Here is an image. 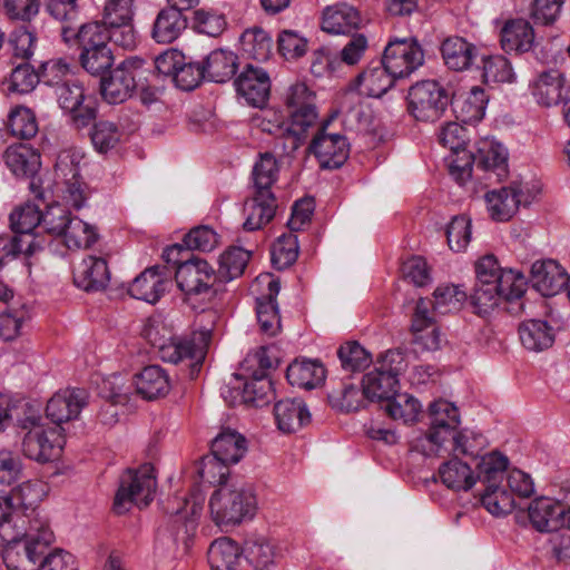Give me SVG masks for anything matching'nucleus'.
I'll list each match as a JSON object with an SVG mask.
<instances>
[{
  "mask_svg": "<svg viewBox=\"0 0 570 570\" xmlns=\"http://www.w3.org/2000/svg\"><path fill=\"white\" fill-rule=\"evenodd\" d=\"M428 413L429 432L413 442L412 451L425 459H448L444 463H466L479 459L480 463H509V459L498 450L482 454L464 432L458 431L460 412L453 403L436 400L429 405Z\"/></svg>",
  "mask_w": 570,
  "mask_h": 570,
  "instance_id": "f257e3e1",
  "label": "nucleus"
},
{
  "mask_svg": "<svg viewBox=\"0 0 570 570\" xmlns=\"http://www.w3.org/2000/svg\"><path fill=\"white\" fill-rule=\"evenodd\" d=\"M88 393L81 389H66L57 392L47 403V417L56 424L45 430L36 420L22 442V451L27 459L38 463H55L60 460L65 439L61 424L77 417L87 405Z\"/></svg>",
  "mask_w": 570,
  "mask_h": 570,
  "instance_id": "f03ea898",
  "label": "nucleus"
},
{
  "mask_svg": "<svg viewBox=\"0 0 570 570\" xmlns=\"http://www.w3.org/2000/svg\"><path fill=\"white\" fill-rule=\"evenodd\" d=\"M53 541L55 533L43 515H35L29 524L16 529L4 525L0 534L3 561L9 570H37Z\"/></svg>",
  "mask_w": 570,
  "mask_h": 570,
  "instance_id": "7ed1b4c3",
  "label": "nucleus"
},
{
  "mask_svg": "<svg viewBox=\"0 0 570 570\" xmlns=\"http://www.w3.org/2000/svg\"><path fill=\"white\" fill-rule=\"evenodd\" d=\"M209 510L215 524L238 525L255 517L257 498L252 487L218 488L210 495Z\"/></svg>",
  "mask_w": 570,
  "mask_h": 570,
  "instance_id": "20e7f679",
  "label": "nucleus"
},
{
  "mask_svg": "<svg viewBox=\"0 0 570 570\" xmlns=\"http://www.w3.org/2000/svg\"><path fill=\"white\" fill-rule=\"evenodd\" d=\"M151 73L146 61L139 57H129L122 60L109 76L100 79V94L102 99L111 105L122 104L129 99L142 85V80Z\"/></svg>",
  "mask_w": 570,
  "mask_h": 570,
  "instance_id": "39448f33",
  "label": "nucleus"
},
{
  "mask_svg": "<svg viewBox=\"0 0 570 570\" xmlns=\"http://www.w3.org/2000/svg\"><path fill=\"white\" fill-rule=\"evenodd\" d=\"M157 481L154 465L127 468L120 478L112 509L117 514L129 511L132 504L147 507L154 499Z\"/></svg>",
  "mask_w": 570,
  "mask_h": 570,
  "instance_id": "423d86ee",
  "label": "nucleus"
},
{
  "mask_svg": "<svg viewBox=\"0 0 570 570\" xmlns=\"http://www.w3.org/2000/svg\"><path fill=\"white\" fill-rule=\"evenodd\" d=\"M216 313L204 312L199 316L200 328L193 333L190 338L170 340L160 347V357L165 362L178 363L191 361V373L198 371L212 338Z\"/></svg>",
  "mask_w": 570,
  "mask_h": 570,
  "instance_id": "0eeeda50",
  "label": "nucleus"
},
{
  "mask_svg": "<svg viewBox=\"0 0 570 570\" xmlns=\"http://www.w3.org/2000/svg\"><path fill=\"white\" fill-rule=\"evenodd\" d=\"M403 353L390 350L376 362L373 371L363 377V390L368 400H390L399 384L397 376L404 370Z\"/></svg>",
  "mask_w": 570,
  "mask_h": 570,
  "instance_id": "6e6552de",
  "label": "nucleus"
},
{
  "mask_svg": "<svg viewBox=\"0 0 570 570\" xmlns=\"http://www.w3.org/2000/svg\"><path fill=\"white\" fill-rule=\"evenodd\" d=\"M451 102L448 90L435 80L416 82L407 94L409 111L420 121L440 119Z\"/></svg>",
  "mask_w": 570,
  "mask_h": 570,
  "instance_id": "1a4fd4ad",
  "label": "nucleus"
},
{
  "mask_svg": "<svg viewBox=\"0 0 570 570\" xmlns=\"http://www.w3.org/2000/svg\"><path fill=\"white\" fill-rule=\"evenodd\" d=\"M382 63L397 79L411 76L424 63V50L415 37H391Z\"/></svg>",
  "mask_w": 570,
  "mask_h": 570,
  "instance_id": "9d476101",
  "label": "nucleus"
},
{
  "mask_svg": "<svg viewBox=\"0 0 570 570\" xmlns=\"http://www.w3.org/2000/svg\"><path fill=\"white\" fill-rule=\"evenodd\" d=\"M48 470L43 471L41 476L47 480L37 479L29 480L20 484L12 494V498L19 502L23 512L20 515L26 518V524H29L30 519L35 515H43L47 518L42 510H38V505L48 495L49 482L56 484V478L59 475H69L71 472L70 465H47Z\"/></svg>",
  "mask_w": 570,
  "mask_h": 570,
  "instance_id": "9b49d317",
  "label": "nucleus"
},
{
  "mask_svg": "<svg viewBox=\"0 0 570 570\" xmlns=\"http://www.w3.org/2000/svg\"><path fill=\"white\" fill-rule=\"evenodd\" d=\"M534 198L535 193L528 186L517 183L485 194L489 215L497 222L511 219L520 206L530 205Z\"/></svg>",
  "mask_w": 570,
  "mask_h": 570,
  "instance_id": "f8f14e48",
  "label": "nucleus"
},
{
  "mask_svg": "<svg viewBox=\"0 0 570 570\" xmlns=\"http://www.w3.org/2000/svg\"><path fill=\"white\" fill-rule=\"evenodd\" d=\"M132 18L134 0H106L100 21L114 31L117 47L131 50L137 46Z\"/></svg>",
  "mask_w": 570,
  "mask_h": 570,
  "instance_id": "ddd939ff",
  "label": "nucleus"
},
{
  "mask_svg": "<svg viewBox=\"0 0 570 570\" xmlns=\"http://www.w3.org/2000/svg\"><path fill=\"white\" fill-rule=\"evenodd\" d=\"M175 281L186 295L208 293L214 287L217 275L207 261L198 257L178 263L174 261Z\"/></svg>",
  "mask_w": 570,
  "mask_h": 570,
  "instance_id": "4468645a",
  "label": "nucleus"
},
{
  "mask_svg": "<svg viewBox=\"0 0 570 570\" xmlns=\"http://www.w3.org/2000/svg\"><path fill=\"white\" fill-rule=\"evenodd\" d=\"M7 167L18 177L30 178L29 189L38 200H45L41 179L37 174L41 167L40 154L32 147L18 144L7 148L3 155Z\"/></svg>",
  "mask_w": 570,
  "mask_h": 570,
  "instance_id": "2eb2a0df",
  "label": "nucleus"
},
{
  "mask_svg": "<svg viewBox=\"0 0 570 570\" xmlns=\"http://www.w3.org/2000/svg\"><path fill=\"white\" fill-rule=\"evenodd\" d=\"M41 218L42 212L39 209V206L30 203L10 214L12 228L19 234L11 239L10 252L14 255L23 253L26 256H31L41 248L40 244L31 235L35 228L41 227Z\"/></svg>",
  "mask_w": 570,
  "mask_h": 570,
  "instance_id": "dca6fc26",
  "label": "nucleus"
},
{
  "mask_svg": "<svg viewBox=\"0 0 570 570\" xmlns=\"http://www.w3.org/2000/svg\"><path fill=\"white\" fill-rule=\"evenodd\" d=\"M328 122L323 124L314 136L309 150L323 169H337L347 160L350 145L345 136L327 131Z\"/></svg>",
  "mask_w": 570,
  "mask_h": 570,
  "instance_id": "f3484780",
  "label": "nucleus"
},
{
  "mask_svg": "<svg viewBox=\"0 0 570 570\" xmlns=\"http://www.w3.org/2000/svg\"><path fill=\"white\" fill-rule=\"evenodd\" d=\"M505 474L504 469L497 465H487L481 482L485 485L481 495V504L494 517L507 515L514 509L513 493L502 484Z\"/></svg>",
  "mask_w": 570,
  "mask_h": 570,
  "instance_id": "a211bd4d",
  "label": "nucleus"
},
{
  "mask_svg": "<svg viewBox=\"0 0 570 570\" xmlns=\"http://www.w3.org/2000/svg\"><path fill=\"white\" fill-rule=\"evenodd\" d=\"M60 33L66 43L76 41L81 51L108 47V42L116 45L114 31L102 21H92L78 24L75 20L61 21Z\"/></svg>",
  "mask_w": 570,
  "mask_h": 570,
  "instance_id": "6ab92c4d",
  "label": "nucleus"
},
{
  "mask_svg": "<svg viewBox=\"0 0 570 570\" xmlns=\"http://www.w3.org/2000/svg\"><path fill=\"white\" fill-rule=\"evenodd\" d=\"M475 283H493L509 287L510 297H522L527 281L522 273L513 269H502L493 255H485L475 263Z\"/></svg>",
  "mask_w": 570,
  "mask_h": 570,
  "instance_id": "aec40b11",
  "label": "nucleus"
},
{
  "mask_svg": "<svg viewBox=\"0 0 570 570\" xmlns=\"http://www.w3.org/2000/svg\"><path fill=\"white\" fill-rule=\"evenodd\" d=\"M257 282L267 286V293L256 298V316L259 330L268 336H275L282 330L281 314L276 301L281 284L278 279L269 274L259 275Z\"/></svg>",
  "mask_w": 570,
  "mask_h": 570,
  "instance_id": "412c9836",
  "label": "nucleus"
},
{
  "mask_svg": "<svg viewBox=\"0 0 570 570\" xmlns=\"http://www.w3.org/2000/svg\"><path fill=\"white\" fill-rule=\"evenodd\" d=\"M238 95L248 105L262 108L271 95V78L265 69L248 63L235 80Z\"/></svg>",
  "mask_w": 570,
  "mask_h": 570,
  "instance_id": "4be33fe9",
  "label": "nucleus"
},
{
  "mask_svg": "<svg viewBox=\"0 0 570 570\" xmlns=\"http://www.w3.org/2000/svg\"><path fill=\"white\" fill-rule=\"evenodd\" d=\"M277 200L273 191H252L243 207L245 220L243 227L247 232H254L266 226L277 210Z\"/></svg>",
  "mask_w": 570,
  "mask_h": 570,
  "instance_id": "5701e85b",
  "label": "nucleus"
},
{
  "mask_svg": "<svg viewBox=\"0 0 570 570\" xmlns=\"http://www.w3.org/2000/svg\"><path fill=\"white\" fill-rule=\"evenodd\" d=\"M533 287L543 296L557 295L569 282L566 271L553 259L538 261L531 266Z\"/></svg>",
  "mask_w": 570,
  "mask_h": 570,
  "instance_id": "b1692460",
  "label": "nucleus"
},
{
  "mask_svg": "<svg viewBox=\"0 0 570 570\" xmlns=\"http://www.w3.org/2000/svg\"><path fill=\"white\" fill-rule=\"evenodd\" d=\"M166 267L154 266L146 268L130 284L128 293L137 299L156 303L169 285Z\"/></svg>",
  "mask_w": 570,
  "mask_h": 570,
  "instance_id": "393cba45",
  "label": "nucleus"
},
{
  "mask_svg": "<svg viewBox=\"0 0 570 570\" xmlns=\"http://www.w3.org/2000/svg\"><path fill=\"white\" fill-rule=\"evenodd\" d=\"M563 512L564 504L546 497L534 499L528 508L529 520L540 532H551L562 528Z\"/></svg>",
  "mask_w": 570,
  "mask_h": 570,
  "instance_id": "a878e982",
  "label": "nucleus"
},
{
  "mask_svg": "<svg viewBox=\"0 0 570 570\" xmlns=\"http://www.w3.org/2000/svg\"><path fill=\"white\" fill-rule=\"evenodd\" d=\"M430 302L420 298L416 303L415 313L412 320V331L414 344L425 351H436L441 347L442 335L440 330L434 326L433 318L430 316Z\"/></svg>",
  "mask_w": 570,
  "mask_h": 570,
  "instance_id": "bb28decb",
  "label": "nucleus"
},
{
  "mask_svg": "<svg viewBox=\"0 0 570 570\" xmlns=\"http://www.w3.org/2000/svg\"><path fill=\"white\" fill-rule=\"evenodd\" d=\"M56 173L61 176L68 185V194L71 205L76 209H80L86 199V186L78 179L79 178V166L77 156L71 150L61 151L55 165Z\"/></svg>",
  "mask_w": 570,
  "mask_h": 570,
  "instance_id": "cd10ccee",
  "label": "nucleus"
},
{
  "mask_svg": "<svg viewBox=\"0 0 570 570\" xmlns=\"http://www.w3.org/2000/svg\"><path fill=\"white\" fill-rule=\"evenodd\" d=\"M362 17L356 8L346 2L328 6L322 16V30L327 33H348L358 29Z\"/></svg>",
  "mask_w": 570,
  "mask_h": 570,
  "instance_id": "c85d7f7f",
  "label": "nucleus"
},
{
  "mask_svg": "<svg viewBox=\"0 0 570 570\" xmlns=\"http://www.w3.org/2000/svg\"><path fill=\"white\" fill-rule=\"evenodd\" d=\"M109 278L107 262L101 257L88 256L73 269L75 284L87 292L104 289Z\"/></svg>",
  "mask_w": 570,
  "mask_h": 570,
  "instance_id": "c756f323",
  "label": "nucleus"
},
{
  "mask_svg": "<svg viewBox=\"0 0 570 570\" xmlns=\"http://www.w3.org/2000/svg\"><path fill=\"white\" fill-rule=\"evenodd\" d=\"M532 95L541 106L558 105L568 95L564 75L557 69L541 72L533 82Z\"/></svg>",
  "mask_w": 570,
  "mask_h": 570,
  "instance_id": "7c9ffc66",
  "label": "nucleus"
},
{
  "mask_svg": "<svg viewBox=\"0 0 570 570\" xmlns=\"http://www.w3.org/2000/svg\"><path fill=\"white\" fill-rule=\"evenodd\" d=\"M136 391L145 400H156L168 394L171 383L168 373L158 365H149L135 376Z\"/></svg>",
  "mask_w": 570,
  "mask_h": 570,
  "instance_id": "2f4dec72",
  "label": "nucleus"
},
{
  "mask_svg": "<svg viewBox=\"0 0 570 570\" xmlns=\"http://www.w3.org/2000/svg\"><path fill=\"white\" fill-rule=\"evenodd\" d=\"M500 42L505 52H528L534 45L533 28L527 20H510L501 29Z\"/></svg>",
  "mask_w": 570,
  "mask_h": 570,
  "instance_id": "473e14b6",
  "label": "nucleus"
},
{
  "mask_svg": "<svg viewBox=\"0 0 570 570\" xmlns=\"http://www.w3.org/2000/svg\"><path fill=\"white\" fill-rule=\"evenodd\" d=\"M210 450L218 463H238L248 452L247 440L236 431H224L213 440Z\"/></svg>",
  "mask_w": 570,
  "mask_h": 570,
  "instance_id": "72a5a7b5",
  "label": "nucleus"
},
{
  "mask_svg": "<svg viewBox=\"0 0 570 570\" xmlns=\"http://www.w3.org/2000/svg\"><path fill=\"white\" fill-rule=\"evenodd\" d=\"M238 58L233 51L216 49L213 50L202 62V70L205 78L214 82H226L237 71Z\"/></svg>",
  "mask_w": 570,
  "mask_h": 570,
  "instance_id": "f704fd0d",
  "label": "nucleus"
},
{
  "mask_svg": "<svg viewBox=\"0 0 570 570\" xmlns=\"http://www.w3.org/2000/svg\"><path fill=\"white\" fill-rule=\"evenodd\" d=\"M277 426L284 433H294L306 425L311 415L302 400H282L274 406Z\"/></svg>",
  "mask_w": 570,
  "mask_h": 570,
  "instance_id": "c9c22d12",
  "label": "nucleus"
},
{
  "mask_svg": "<svg viewBox=\"0 0 570 570\" xmlns=\"http://www.w3.org/2000/svg\"><path fill=\"white\" fill-rule=\"evenodd\" d=\"M186 28L187 19L183 16V11L169 6L157 14L151 37L158 43H170L175 41Z\"/></svg>",
  "mask_w": 570,
  "mask_h": 570,
  "instance_id": "e433bc0d",
  "label": "nucleus"
},
{
  "mask_svg": "<svg viewBox=\"0 0 570 570\" xmlns=\"http://www.w3.org/2000/svg\"><path fill=\"white\" fill-rule=\"evenodd\" d=\"M521 297H510L509 287L493 283H475L473 293L470 295V303L479 315H487L492 312L499 303L504 299L512 302Z\"/></svg>",
  "mask_w": 570,
  "mask_h": 570,
  "instance_id": "4c0bfd02",
  "label": "nucleus"
},
{
  "mask_svg": "<svg viewBox=\"0 0 570 570\" xmlns=\"http://www.w3.org/2000/svg\"><path fill=\"white\" fill-rule=\"evenodd\" d=\"M286 377L292 386L311 390L325 379V368L317 361L295 360L287 366Z\"/></svg>",
  "mask_w": 570,
  "mask_h": 570,
  "instance_id": "58836bf2",
  "label": "nucleus"
},
{
  "mask_svg": "<svg viewBox=\"0 0 570 570\" xmlns=\"http://www.w3.org/2000/svg\"><path fill=\"white\" fill-rule=\"evenodd\" d=\"M487 465H440L439 476L442 483L453 491H468L475 482L483 479V472Z\"/></svg>",
  "mask_w": 570,
  "mask_h": 570,
  "instance_id": "ea45409f",
  "label": "nucleus"
},
{
  "mask_svg": "<svg viewBox=\"0 0 570 570\" xmlns=\"http://www.w3.org/2000/svg\"><path fill=\"white\" fill-rule=\"evenodd\" d=\"M519 336L522 345L533 352H541L552 346L554 333L552 327L541 320H528L520 324Z\"/></svg>",
  "mask_w": 570,
  "mask_h": 570,
  "instance_id": "a19ab883",
  "label": "nucleus"
},
{
  "mask_svg": "<svg viewBox=\"0 0 570 570\" xmlns=\"http://www.w3.org/2000/svg\"><path fill=\"white\" fill-rule=\"evenodd\" d=\"M243 553L254 569L268 570L275 562L276 547L267 537L253 534L245 540Z\"/></svg>",
  "mask_w": 570,
  "mask_h": 570,
  "instance_id": "79ce46f5",
  "label": "nucleus"
},
{
  "mask_svg": "<svg viewBox=\"0 0 570 570\" xmlns=\"http://www.w3.org/2000/svg\"><path fill=\"white\" fill-rule=\"evenodd\" d=\"M487 104L488 97L480 87H472L465 97L452 102L456 117L465 124L480 121L484 117Z\"/></svg>",
  "mask_w": 570,
  "mask_h": 570,
  "instance_id": "37998d69",
  "label": "nucleus"
},
{
  "mask_svg": "<svg viewBox=\"0 0 570 570\" xmlns=\"http://www.w3.org/2000/svg\"><path fill=\"white\" fill-rule=\"evenodd\" d=\"M317 117L316 107L289 112L288 144L284 145L285 153H294L299 148L308 129L316 125Z\"/></svg>",
  "mask_w": 570,
  "mask_h": 570,
  "instance_id": "c03bdc74",
  "label": "nucleus"
},
{
  "mask_svg": "<svg viewBox=\"0 0 570 570\" xmlns=\"http://www.w3.org/2000/svg\"><path fill=\"white\" fill-rule=\"evenodd\" d=\"M240 550L230 538L216 539L208 548L207 557L212 570H237Z\"/></svg>",
  "mask_w": 570,
  "mask_h": 570,
  "instance_id": "a18cd8bd",
  "label": "nucleus"
},
{
  "mask_svg": "<svg viewBox=\"0 0 570 570\" xmlns=\"http://www.w3.org/2000/svg\"><path fill=\"white\" fill-rule=\"evenodd\" d=\"M395 79L397 78L392 76L382 63L365 69L357 76L356 81L362 94L368 97H381L393 86Z\"/></svg>",
  "mask_w": 570,
  "mask_h": 570,
  "instance_id": "49530a36",
  "label": "nucleus"
},
{
  "mask_svg": "<svg viewBox=\"0 0 570 570\" xmlns=\"http://www.w3.org/2000/svg\"><path fill=\"white\" fill-rule=\"evenodd\" d=\"M441 50L445 65L455 71L468 69L475 52L474 46L460 37L448 38Z\"/></svg>",
  "mask_w": 570,
  "mask_h": 570,
  "instance_id": "de8ad7c7",
  "label": "nucleus"
},
{
  "mask_svg": "<svg viewBox=\"0 0 570 570\" xmlns=\"http://www.w3.org/2000/svg\"><path fill=\"white\" fill-rule=\"evenodd\" d=\"M421 403L407 393L394 394L386 401L385 411L393 420H400L404 424L417 421L421 413Z\"/></svg>",
  "mask_w": 570,
  "mask_h": 570,
  "instance_id": "09e8293b",
  "label": "nucleus"
},
{
  "mask_svg": "<svg viewBox=\"0 0 570 570\" xmlns=\"http://www.w3.org/2000/svg\"><path fill=\"white\" fill-rule=\"evenodd\" d=\"M278 171L277 160L272 154L261 155L252 171L253 190L272 191V187L277 180Z\"/></svg>",
  "mask_w": 570,
  "mask_h": 570,
  "instance_id": "8fccbe9b",
  "label": "nucleus"
},
{
  "mask_svg": "<svg viewBox=\"0 0 570 570\" xmlns=\"http://www.w3.org/2000/svg\"><path fill=\"white\" fill-rule=\"evenodd\" d=\"M62 237L69 249L89 248L97 242L98 233L95 226L72 217Z\"/></svg>",
  "mask_w": 570,
  "mask_h": 570,
  "instance_id": "3c124183",
  "label": "nucleus"
},
{
  "mask_svg": "<svg viewBox=\"0 0 570 570\" xmlns=\"http://www.w3.org/2000/svg\"><path fill=\"white\" fill-rule=\"evenodd\" d=\"M298 239L293 232L279 236L272 246V262L277 269L292 266L298 257Z\"/></svg>",
  "mask_w": 570,
  "mask_h": 570,
  "instance_id": "603ef678",
  "label": "nucleus"
},
{
  "mask_svg": "<svg viewBox=\"0 0 570 570\" xmlns=\"http://www.w3.org/2000/svg\"><path fill=\"white\" fill-rule=\"evenodd\" d=\"M8 129L13 137L30 139L38 132L35 114L26 107H17L9 114Z\"/></svg>",
  "mask_w": 570,
  "mask_h": 570,
  "instance_id": "864d4df0",
  "label": "nucleus"
},
{
  "mask_svg": "<svg viewBox=\"0 0 570 570\" xmlns=\"http://www.w3.org/2000/svg\"><path fill=\"white\" fill-rule=\"evenodd\" d=\"M81 67L92 76L104 77L114 65L115 58L109 47H100V49H87L79 56Z\"/></svg>",
  "mask_w": 570,
  "mask_h": 570,
  "instance_id": "5fc2aeb1",
  "label": "nucleus"
},
{
  "mask_svg": "<svg viewBox=\"0 0 570 570\" xmlns=\"http://www.w3.org/2000/svg\"><path fill=\"white\" fill-rule=\"evenodd\" d=\"M250 258V253L240 247H230L219 257L220 276L227 281L236 278L244 273Z\"/></svg>",
  "mask_w": 570,
  "mask_h": 570,
  "instance_id": "6e6d98bb",
  "label": "nucleus"
},
{
  "mask_svg": "<svg viewBox=\"0 0 570 570\" xmlns=\"http://www.w3.org/2000/svg\"><path fill=\"white\" fill-rule=\"evenodd\" d=\"M433 308L440 314L459 311L468 296L465 291L456 285L439 286L433 293Z\"/></svg>",
  "mask_w": 570,
  "mask_h": 570,
  "instance_id": "4d7b16f0",
  "label": "nucleus"
},
{
  "mask_svg": "<svg viewBox=\"0 0 570 570\" xmlns=\"http://www.w3.org/2000/svg\"><path fill=\"white\" fill-rule=\"evenodd\" d=\"M332 407L342 412L357 411L364 404V390L360 391L356 386L348 384L333 390L327 395Z\"/></svg>",
  "mask_w": 570,
  "mask_h": 570,
  "instance_id": "13d9d810",
  "label": "nucleus"
},
{
  "mask_svg": "<svg viewBox=\"0 0 570 570\" xmlns=\"http://www.w3.org/2000/svg\"><path fill=\"white\" fill-rule=\"evenodd\" d=\"M341 365L345 371L360 372L366 368L371 362V354L357 342H347L337 351Z\"/></svg>",
  "mask_w": 570,
  "mask_h": 570,
  "instance_id": "bf43d9fd",
  "label": "nucleus"
},
{
  "mask_svg": "<svg viewBox=\"0 0 570 570\" xmlns=\"http://www.w3.org/2000/svg\"><path fill=\"white\" fill-rule=\"evenodd\" d=\"M30 318L24 305L19 308H8L0 314V337L13 341L21 335L23 324Z\"/></svg>",
  "mask_w": 570,
  "mask_h": 570,
  "instance_id": "052dcab7",
  "label": "nucleus"
},
{
  "mask_svg": "<svg viewBox=\"0 0 570 570\" xmlns=\"http://www.w3.org/2000/svg\"><path fill=\"white\" fill-rule=\"evenodd\" d=\"M40 81L47 86L56 87V89L71 81L70 63L63 58L50 59L40 66Z\"/></svg>",
  "mask_w": 570,
  "mask_h": 570,
  "instance_id": "680f3d73",
  "label": "nucleus"
},
{
  "mask_svg": "<svg viewBox=\"0 0 570 570\" xmlns=\"http://www.w3.org/2000/svg\"><path fill=\"white\" fill-rule=\"evenodd\" d=\"M40 81L39 71L27 61L18 63L11 71L8 90L11 92H30Z\"/></svg>",
  "mask_w": 570,
  "mask_h": 570,
  "instance_id": "e2e57ef3",
  "label": "nucleus"
},
{
  "mask_svg": "<svg viewBox=\"0 0 570 570\" xmlns=\"http://www.w3.org/2000/svg\"><path fill=\"white\" fill-rule=\"evenodd\" d=\"M483 78L485 82H511L514 79L510 61L501 56H489L482 58Z\"/></svg>",
  "mask_w": 570,
  "mask_h": 570,
  "instance_id": "0e129e2a",
  "label": "nucleus"
},
{
  "mask_svg": "<svg viewBox=\"0 0 570 570\" xmlns=\"http://www.w3.org/2000/svg\"><path fill=\"white\" fill-rule=\"evenodd\" d=\"M71 219V214L62 205L52 204L42 212L41 228L53 236H63Z\"/></svg>",
  "mask_w": 570,
  "mask_h": 570,
  "instance_id": "69168bd1",
  "label": "nucleus"
},
{
  "mask_svg": "<svg viewBox=\"0 0 570 570\" xmlns=\"http://www.w3.org/2000/svg\"><path fill=\"white\" fill-rule=\"evenodd\" d=\"M91 141L99 153H106L114 148L119 139L120 134L118 127L108 120H99L95 122L90 132Z\"/></svg>",
  "mask_w": 570,
  "mask_h": 570,
  "instance_id": "338daca9",
  "label": "nucleus"
},
{
  "mask_svg": "<svg viewBox=\"0 0 570 570\" xmlns=\"http://www.w3.org/2000/svg\"><path fill=\"white\" fill-rule=\"evenodd\" d=\"M446 238L452 250H464L471 239L470 218L464 215L453 217L446 229Z\"/></svg>",
  "mask_w": 570,
  "mask_h": 570,
  "instance_id": "774afa93",
  "label": "nucleus"
}]
</instances>
